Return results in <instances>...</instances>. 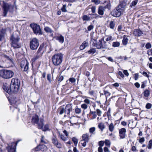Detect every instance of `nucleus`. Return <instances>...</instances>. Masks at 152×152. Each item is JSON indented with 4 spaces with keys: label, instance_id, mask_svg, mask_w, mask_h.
I'll return each mask as SVG.
<instances>
[{
    "label": "nucleus",
    "instance_id": "obj_1",
    "mask_svg": "<svg viewBox=\"0 0 152 152\" xmlns=\"http://www.w3.org/2000/svg\"><path fill=\"white\" fill-rule=\"evenodd\" d=\"M63 54L61 53L55 54L52 57L53 64L55 66L60 65L62 62Z\"/></svg>",
    "mask_w": 152,
    "mask_h": 152
},
{
    "label": "nucleus",
    "instance_id": "obj_2",
    "mask_svg": "<svg viewBox=\"0 0 152 152\" xmlns=\"http://www.w3.org/2000/svg\"><path fill=\"white\" fill-rule=\"evenodd\" d=\"M19 40L18 35L16 33H14L10 38L12 46L15 48L20 47L21 45L19 43Z\"/></svg>",
    "mask_w": 152,
    "mask_h": 152
},
{
    "label": "nucleus",
    "instance_id": "obj_3",
    "mask_svg": "<svg viewBox=\"0 0 152 152\" xmlns=\"http://www.w3.org/2000/svg\"><path fill=\"white\" fill-rule=\"evenodd\" d=\"M14 72L11 70L2 69L0 70V76L3 78L7 79L12 77Z\"/></svg>",
    "mask_w": 152,
    "mask_h": 152
},
{
    "label": "nucleus",
    "instance_id": "obj_4",
    "mask_svg": "<svg viewBox=\"0 0 152 152\" xmlns=\"http://www.w3.org/2000/svg\"><path fill=\"white\" fill-rule=\"evenodd\" d=\"M20 84V81L18 79L15 78L12 79L11 87L13 88L14 93L17 92L19 91Z\"/></svg>",
    "mask_w": 152,
    "mask_h": 152
},
{
    "label": "nucleus",
    "instance_id": "obj_5",
    "mask_svg": "<svg viewBox=\"0 0 152 152\" xmlns=\"http://www.w3.org/2000/svg\"><path fill=\"white\" fill-rule=\"evenodd\" d=\"M13 9L12 6L10 4L4 2L2 6V10L4 16H6L8 12H11Z\"/></svg>",
    "mask_w": 152,
    "mask_h": 152
},
{
    "label": "nucleus",
    "instance_id": "obj_6",
    "mask_svg": "<svg viewBox=\"0 0 152 152\" xmlns=\"http://www.w3.org/2000/svg\"><path fill=\"white\" fill-rule=\"evenodd\" d=\"M20 66L21 70L24 72L27 71L29 69V63L24 58L21 59L20 62Z\"/></svg>",
    "mask_w": 152,
    "mask_h": 152
},
{
    "label": "nucleus",
    "instance_id": "obj_7",
    "mask_svg": "<svg viewBox=\"0 0 152 152\" xmlns=\"http://www.w3.org/2000/svg\"><path fill=\"white\" fill-rule=\"evenodd\" d=\"M121 6H118L114 9L111 12V14L114 17H119L123 13L122 10L120 8Z\"/></svg>",
    "mask_w": 152,
    "mask_h": 152
},
{
    "label": "nucleus",
    "instance_id": "obj_8",
    "mask_svg": "<svg viewBox=\"0 0 152 152\" xmlns=\"http://www.w3.org/2000/svg\"><path fill=\"white\" fill-rule=\"evenodd\" d=\"M3 89L9 94H11L12 92H14L13 90V88L12 87H11V85H8L7 83L3 85Z\"/></svg>",
    "mask_w": 152,
    "mask_h": 152
},
{
    "label": "nucleus",
    "instance_id": "obj_9",
    "mask_svg": "<svg viewBox=\"0 0 152 152\" xmlns=\"http://www.w3.org/2000/svg\"><path fill=\"white\" fill-rule=\"evenodd\" d=\"M72 104H69L66 105L65 107V111L64 117L67 116H69L70 112L72 111Z\"/></svg>",
    "mask_w": 152,
    "mask_h": 152
},
{
    "label": "nucleus",
    "instance_id": "obj_10",
    "mask_svg": "<svg viewBox=\"0 0 152 152\" xmlns=\"http://www.w3.org/2000/svg\"><path fill=\"white\" fill-rule=\"evenodd\" d=\"M38 40L36 38H33L30 42V47L32 50L36 49L38 47Z\"/></svg>",
    "mask_w": 152,
    "mask_h": 152
},
{
    "label": "nucleus",
    "instance_id": "obj_11",
    "mask_svg": "<svg viewBox=\"0 0 152 152\" xmlns=\"http://www.w3.org/2000/svg\"><path fill=\"white\" fill-rule=\"evenodd\" d=\"M8 152H16V144L14 142L8 145L7 148Z\"/></svg>",
    "mask_w": 152,
    "mask_h": 152
},
{
    "label": "nucleus",
    "instance_id": "obj_12",
    "mask_svg": "<svg viewBox=\"0 0 152 152\" xmlns=\"http://www.w3.org/2000/svg\"><path fill=\"white\" fill-rule=\"evenodd\" d=\"M126 130L124 128H122L119 130V135L121 139H123L126 136Z\"/></svg>",
    "mask_w": 152,
    "mask_h": 152
},
{
    "label": "nucleus",
    "instance_id": "obj_13",
    "mask_svg": "<svg viewBox=\"0 0 152 152\" xmlns=\"http://www.w3.org/2000/svg\"><path fill=\"white\" fill-rule=\"evenodd\" d=\"M30 26L32 28L34 33L36 34H37L38 33L37 24L34 23H31L30 25Z\"/></svg>",
    "mask_w": 152,
    "mask_h": 152
},
{
    "label": "nucleus",
    "instance_id": "obj_14",
    "mask_svg": "<svg viewBox=\"0 0 152 152\" xmlns=\"http://www.w3.org/2000/svg\"><path fill=\"white\" fill-rule=\"evenodd\" d=\"M54 38L56 40L58 41L61 44L63 43L64 42V37L61 35L60 34L58 36H56Z\"/></svg>",
    "mask_w": 152,
    "mask_h": 152
},
{
    "label": "nucleus",
    "instance_id": "obj_15",
    "mask_svg": "<svg viewBox=\"0 0 152 152\" xmlns=\"http://www.w3.org/2000/svg\"><path fill=\"white\" fill-rule=\"evenodd\" d=\"M134 34L137 37L141 36L143 32L140 29H135L133 31Z\"/></svg>",
    "mask_w": 152,
    "mask_h": 152
},
{
    "label": "nucleus",
    "instance_id": "obj_16",
    "mask_svg": "<svg viewBox=\"0 0 152 152\" xmlns=\"http://www.w3.org/2000/svg\"><path fill=\"white\" fill-rule=\"evenodd\" d=\"M39 129H41L44 132L50 130V129L49 128V125L48 124L45 125L44 126L43 125H39Z\"/></svg>",
    "mask_w": 152,
    "mask_h": 152
},
{
    "label": "nucleus",
    "instance_id": "obj_17",
    "mask_svg": "<svg viewBox=\"0 0 152 152\" xmlns=\"http://www.w3.org/2000/svg\"><path fill=\"white\" fill-rule=\"evenodd\" d=\"M32 123L34 125H38V116L35 115L33 116L31 120Z\"/></svg>",
    "mask_w": 152,
    "mask_h": 152
},
{
    "label": "nucleus",
    "instance_id": "obj_18",
    "mask_svg": "<svg viewBox=\"0 0 152 152\" xmlns=\"http://www.w3.org/2000/svg\"><path fill=\"white\" fill-rule=\"evenodd\" d=\"M89 45L88 43L86 41H84L81 45L80 46V50H82L84 49L86 47H88Z\"/></svg>",
    "mask_w": 152,
    "mask_h": 152
},
{
    "label": "nucleus",
    "instance_id": "obj_19",
    "mask_svg": "<svg viewBox=\"0 0 152 152\" xmlns=\"http://www.w3.org/2000/svg\"><path fill=\"white\" fill-rule=\"evenodd\" d=\"M105 9L103 6H99L98 8V13L100 15H104V11Z\"/></svg>",
    "mask_w": 152,
    "mask_h": 152
},
{
    "label": "nucleus",
    "instance_id": "obj_20",
    "mask_svg": "<svg viewBox=\"0 0 152 152\" xmlns=\"http://www.w3.org/2000/svg\"><path fill=\"white\" fill-rule=\"evenodd\" d=\"M128 37L126 35H124L123 36V39L122 41V43L123 45H126L129 41V39L127 37Z\"/></svg>",
    "mask_w": 152,
    "mask_h": 152
},
{
    "label": "nucleus",
    "instance_id": "obj_21",
    "mask_svg": "<svg viewBox=\"0 0 152 152\" xmlns=\"http://www.w3.org/2000/svg\"><path fill=\"white\" fill-rule=\"evenodd\" d=\"M107 124L108 128L109 131L111 132H113L115 129V125H114L112 123H111L109 124L108 123H107Z\"/></svg>",
    "mask_w": 152,
    "mask_h": 152
},
{
    "label": "nucleus",
    "instance_id": "obj_22",
    "mask_svg": "<svg viewBox=\"0 0 152 152\" xmlns=\"http://www.w3.org/2000/svg\"><path fill=\"white\" fill-rule=\"evenodd\" d=\"M65 108L61 107L58 108L57 110V112L59 113L60 115H62L64 113H65Z\"/></svg>",
    "mask_w": 152,
    "mask_h": 152
},
{
    "label": "nucleus",
    "instance_id": "obj_23",
    "mask_svg": "<svg viewBox=\"0 0 152 152\" xmlns=\"http://www.w3.org/2000/svg\"><path fill=\"white\" fill-rule=\"evenodd\" d=\"M89 140V137L87 134H84L82 136V140L86 142H88Z\"/></svg>",
    "mask_w": 152,
    "mask_h": 152
},
{
    "label": "nucleus",
    "instance_id": "obj_24",
    "mask_svg": "<svg viewBox=\"0 0 152 152\" xmlns=\"http://www.w3.org/2000/svg\"><path fill=\"white\" fill-rule=\"evenodd\" d=\"M98 127L102 132L105 127L104 124L102 122L99 123L98 125Z\"/></svg>",
    "mask_w": 152,
    "mask_h": 152
},
{
    "label": "nucleus",
    "instance_id": "obj_25",
    "mask_svg": "<svg viewBox=\"0 0 152 152\" xmlns=\"http://www.w3.org/2000/svg\"><path fill=\"white\" fill-rule=\"evenodd\" d=\"M38 59V56L37 55L36 56H34L33 58L31 59L32 65L33 64H35L36 63Z\"/></svg>",
    "mask_w": 152,
    "mask_h": 152
},
{
    "label": "nucleus",
    "instance_id": "obj_26",
    "mask_svg": "<svg viewBox=\"0 0 152 152\" xmlns=\"http://www.w3.org/2000/svg\"><path fill=\"white\" fill-rule=\"evenodd\" d=\"M51 140L52 143L54 145L58 141V140L56 136L54 135L53 137L52 138Z\"/></svg>",
    "mask_w": 152,
    "mask_h": 152
},
{
    "label": "nucleus",
    "instance_id": "obj_27",
    "mask_svg": "<svg viewBox=\"0 0 152 152\" xmlns=\"http://www.w3.org/2000/svg\"><path fill=\"white\" fill-rule=\"evenodd\" d=\"M46 148V147L44 144L39 145V150L41 151H44Z\"/></svg>",
    "mask_w": 152,
    "mask_h": 152
},
{
    "label": "nucleus",
    "instance_id": "obj_28",
    "mask_svg": "<svg viewBox=\"0 0 152 152\" xmlns=\"http://www.w3.org/2000/svg\"><path fill=\"white\" fill-rule=\"evenodd\" d=\"M96 51L95 48H92L89 50L88 52L89 54H94Z\"/></svg>",
    "mask_w": 152,
    "mask_h": 152
},
{
    "label": "nucleus",
    "instance_id": "obj_29",
    "mask_svg": "<svg viewBox=\"0 0 152 152\" xmlns=\"http://www.w3.org/2000/svg\"><path fill=\"white\" fill-rule=\"evenodd\" d=\"M102 41L99 40V41L96 44V47L98 49L102 48Z\"/></svg>",
    "mask_w": 152,
    "mask_h": 152
},
{
    "label": "nucleus",
    "instance_id": "obj_30",
    "mask_svg": "<svg viewBox=\"0 0 152 152\" xmlns=\"http://www.w3.org/2000/svg\"><path fill=\"white\" fill-rule=\"evenodd\" d=\"M115 24V23L114 21H111L110 22L109 26L110 28H111L113 29Z\"/></svg>",
    "mask_w": 152,
    "mask_h": 152
},
{
    "label": "nucleus",
    "instance_id": "obj_31",
    "mask_svg": "<svg viewBox=\"0 0 152 152\" xmlns=\"http://www.w3.org/2000/svg\"><path fill=\"white\" fill-rule=\"evenodd\" d=\"M107 45L106 42H102V48H107Z\"/></svg>",
    "mask_w": 152,
    "mask_h": 152
},
{
    "label": "nucleus",
    "instance_id": "obj_32",
    "mask_svg": "<svg viewBox=\"0 0 152 152\" xmlns=\"http://www.w3.org/2000/svg\"><path fill=\"white\" fill-rule=\"evenodd\" d=\"M45 30V31L48 33H51L53 32V31L52 29L48 27H46L44 28Z\"/></svg>",
    "mask_w": 152,
    "mask_h": 152
},
{
    "label": "nucleus",
    "instance_id": "obj_33",
    "mask_svg": "<svg viewBox=\"0 0 152 152\" xmlns=\"http://www.w3.org/2000/svg\"><path fill=\"white\" fill-rule=\"evenodd\" d=\"M144 95L145 97H148L150 95V91L148 90H145L144 92Z\"/></svg>",
    "mask_w": 152,
    "mask_h": 152
},
{
    "label": "nucleus",
    "instance_id": "obj_34",
    "mask_svg": "<svg viewBox=\"0 0 152 152\" xmlns=\"http://www.w3.org/2000/svg\"><path fill=\"white\" fill-rule=\"evenodd\" d=\"M82 19L84 21H88L90 20V18L87 15H85L83 16Z\"/></svg>",
    "mask_w": 152,
    "mask_h": 152
},
{
    "label": "nucleus",
    "instance_id": "obj_35",
    "mask_svg": "<svg viewBox=\"0 0 152 152\" xmlns=\"http://www.w3.org/2000/svg\"><path fill=\"white\" fill-rule=\"evenodd\" d=\"M72 140L75 144V146H76L77 145L78 143V139L75 137H73L72 138Z\"/></svg>",
    "mask_w": 152,
    "mask_h": 152
},
{
    "label": "nucleus",
    "instance_id": "obj_36",
    "mask_svg": "<svg viewBox=\"0 0 152 152\" xmlns=\"http://www.w3.org/2000/svg\"><path fill=\"white\" fill-rule=\"evenodd\" d=\"M54 145L58 148H61L62 147L61 144L60 142H59L58 141Z\"/></svg>",
    "mask_w": 152,
    "mask_h": 152
},
{
    "label": "nucleus",
    "instance_id": "obj_37",
    "mask_svg": "<svg viewBox=\"0 0 152 152\" xmlns=\"http://www.w3.org/2000/svg\"><path fill=\"white\" fill-rule=\"evenodd\" d=\"M104 143L107 146L109 147H110L111 142L109 140H105L104 141Z\"/></svg>",
    "mask_w": 152,
    "mask_h": 152
},
{
    "label": "nucleus",
    "instance_id": "obj_38",
    "mask_svg": "<svg viewBox=\"0 0 152 152\" xmlns=\"http://www.w3.org/2000/svg\"><path fill=\"white\" fill-rule=\"evenodd\" d=\"M89 15H91L92 16H93V18H95L96 19L98 18H102L101 16H99L96 13H94V14H89Z\"/></svg>",
    "mask_w": 152,
    "mask_h": 152
},
{
    "label": "nucleus",
    "instance_id": "obj_39",
    "mask_svg": "<svg viewBox=\"0 0 152 152\" xmlns=\"http://www.w3.org/2000/svg\"><path fill=\"white\" fill-rule=\"evenodd\" d=\"M120 43L119 42H113L112 43V46L113 47H118L120 46Z\"/></svg>",
    "mask_w": 152,
    "mask_h": 152
},
{
    "label": "nucleus",
    "instance_id": "obj_40",
    "mask_svg": "<svg viewBox=\"0 0 152 152\" xmlns=\"http://www.w3.org/2000/svg\"><path fill=\"white\" fill-rule=\"evenodd\" d=\"M40 142L41 143H46V140L45 139V137L43 135H42L40 139Z\"/></svg>",
    "mask_w": 152,
    "mask_h": 152
},
{
    "label": "nucleus",
    "instance_id": "obj_41",
    "mask_svg": "<svg viewBox=\"0 0 152 152\" xmlns=\"http://www.w3.org/2000/svg\"><path fill=\"white\" fill-rule=\"evenodd\" d=\"M104 95L105 96L106 99H107V96H110V95L111 94L108 91H106H106L104 90Z\"/></svg>",
    "mask_w": 152,
    "mask_h": 152
},
{
    "label": "nucleus",
    "instance_id": "obj_42",
    "mask_svg": "<svg viewBox=\"0 0 152 152\" xmlns=\"http://www.w3.org/2000/svg\"><path fill=\"white\" fill-rule=\"evenodd\" d=\"M152 146V139L151 140L148 142V146H147L149 149L151 148Z\"/></svg>",
    "mask_w": 152,
    "mask_h": 152
},
{
    "label": "nucleus",
    "instance_id": "obj_43",
    "mask_svg": "<svg viewBox=\"0 0 152 152\" xmlns=\"http://www.w3.org/2000/svg\"><path fill=\"white\" fill-rule=\"evenodd\" d=\"M66 4H64L63 5V7H62L61 9V10L62 12H67V10L66 9Z\"/></svg>",
    "mask_w": 152,
    "mask_h": 152
},
{
    "label": "nucleus",
    "instance_id": "obj_44",
    "mask_svg": "<svg viewBox=\"0 0 152 152\" xmlns=\"http://www.w3.org/2000/svg\"><path fill=\"white\" fill-rule=\"evenodd\" d=\"M138 2L137 0H135L133 1L131 4V6H134L136 5Z\"/></svg>",
    "mask_w": 152,
    "mask_h": 152
},
{
    "label": "nucleus",
    "instance_id": "obj_45",
    "mask_svg": "<svg viewBox=\"0 0 152 152\" xmlns=\"http://www.w3.org/2000/svg\"><path fill=\"white\" fill-rule=\"evenodd\" d=\"M152 107V104L149 103H147L145 106V107L147 109H150Z\"/></svg>",
    "mask_w": 152,
    "mask_h": 152
},
{
    "label": "nucleus",
    "instance_id": "obj_46",
    "mask_svg": "<svg viewBox=\"0 0 152 152\" xmlns=\"http://www.w3.org/2000/svg\"><path fill=\"white\" fill-rule=\"evenodd\" d=\"M118 6H121L120 8L122 10V12H123L124 11V7L125 6V4H121L119 5Z\"/></svg>",
    "mask_w": 152,
    "mask_h": 152
},
{
    "label": "nucleus",
    "instance_id": "obj_47",
    "mask_svg": "<svg viewBox=\"0 0 152 152\" xmlns=\"http://www.w3.org/2000/svg\"><path fill=\"white\" fill-rule=\"evenodd\" d=\"M86 142V141L81 140L80 142V143L82 145V146L85 147L86 145V142Z\"/></svg>",
    "mask_w": 152,
    "mask_h": 152
},
{
    "label": "nucleus",
    "instance_id": "obj_48",
    "mask_svg": "<svg viewBox=\"0 0 152 152\" xmlns=\"http://www.w3.org/2000/svg\"><path fill=\"white\" fill-rule=\"evenodd\" d=\"M4 35L2 31H0V41L4 38Z\"/></svg>",
    "mask_w": 152,
    "mask_h": 152
},
{
    "label": "nucleus",
    "instance_id": "obj_49",
    "mask_svg": "<svg viewBox=\"0 0 152 152\" xmlns=\"http://www.w3.org/2000/svg\"><path fill=\"white\" fill-rule=\"evenodd\" d=\"M97 115L99 116H101L102 114V111L99 109H97L96 110V112Z\"/></svg>",
    "mask_w": 152,
    "mask_h": 152
},
{
    "label": "nucleus",
    "instance_id": "obj_50",
    "mask_svg": "<svg viewBox=\"0 0 152 152\" xmlns=\"http://www.w3.org/2000/svg\"><path fill=\"white\" fill-rule=\"evenodd\" d=\"M60 136L61 137V139H62L64 141H65L67 140V138L65 137L64 135H62L61 134H60Z\"/></svg>",
    "mask_w": 152,
    "mask_h": 152
},
{
    "label": "nucleus",
    "instance_id": "obj_51",
    "mask_svg": "<svg viewBox=\"0 0 152 152\" xmlns=\"http://www.w3.org/2000/svg\"><path fill=\"white\" fill-rule=\"evenodd\" d=\"M104 142L103 141H101L99 142V147H102L104 145Z\"/></svg>",
    "mask_w": 152,
    "mask_h": 152
},
{
    "label": "nucleus",
    "instance_id": "obj_52",
    "mask_svg": "<svg viewBox=\"0 0 152 152\" xmlns=\"http://www.w3.org/2000/svg\"><path fill=\"white\" fill-rule=\"evenodd\" d=\"M145 47L146 49H148L151 48V45L150 43H148L146 44Z\"/></svg>",
    "mask_w": 152,
    "mask_h": 152
},
{
    "label": "nucleus",
    "instance_id": "obj_53",
    "mask_svg": "<svg viewBox=\"0 0 152 152\" xmlns=\"http://www.w3.org/2000/svg\"><path fill=\"white\" fill-rule=\"evenodd\" d=\"M81 111V109L78 108H76L75 109V112L77 114H79L80 113Z\"/></svg>",
    "mask_w": 152,
    "mask_h": 152
},
{
    "label": "nucleus",
    "instance_id": "obj_54",
    "mask_svg": "<svg viewBox=\"0 0 152 152\" xmlns=\"http://www.w3.org/2000/svg\"><path fill=\"white\" fill-rule=\"evenodd\" d=\"M95 130V128L93 127L89 129V132L90 133H93Z\"/></svg>",
    "mask_w": 152,
    "mask_h": 152
},
{
    "label": "nucleus",
    "instance_id": "obj_55",
    "mask_svg": "<svg viewBox=\"0 0 152 152\" xmlns=\"http://www.w3.org/2000/svg\"><path fill=\"white\" fill-rule=\"evenodd\" d=\"M94 28V27L93 25H91L88 27V31H91V30L93 29Z\"/></svg>",
    "mask_w": 152,
    "mask_h": 152
},
{
    "label": "nucleus",
    "instance_id": "obj_56",
    "mask_svg": "<svg viewBox=\"0 0 152 152\" xmlns=\"http://www.w3.org/2000/svg\"><path fill=\"white\" fill-rule=\"evenodd\" d=\"M81 107L82 108L85 110L88 108V106L85 104H83L81 105Z\"/></svg>",
    "mask_w": 152,
    "mask_h": 152
},
{
    "label": "nucleus",
    "instance_id": "obj_57",
    "mask_svg": "<svg viewBox=\"0 0 152 152\" xmlns=\"http://www.w3.org/2000/svg\"><path fill=\"white\" fill-rule=\"evenodd\" d=\"M103 7L105 9L107 8H108V9H110V3H109Z\"/></svg>",
    "mask_w": 152,
    "mask_h": 152
},
{
    "label": "nucleus",
    "instance_id": "obj_58",
    "mask_svg": "<svg viewBox=\"0 0 152 152\" xmlns=\"http://www.w3.org/2000/svg\"><path fill=\"white\" fill-rule=\"evenodd\" d=\"M51 75L50 74H48L47 76V79L50 83L51 82Z\"/></svg>",
    "mask_w": 152,
    "mask_h": 152
},
{
    "label": "nucleus",
    "instance_id": "obj_59",
    "mask_svg": "<svg viewBox=\"0 0 152 152\" xmlns=\"http://www.w3.org/2000/svg\"><path fill=\"white\" fill-rule=\"evenodd\" d=\"M118 74L122 77H124V74H123L121 71H119L118 72Z\"/></svg>",
    "mask_w": 152,
    "mask_h": 152
},
{
    "label": "nucleus",
    "instance_id": "obj_60",
    "mask_svg": "<svg viewBox=\"0 0 152 152\" xmlns=\"http://www.w3.org/2000/svg\"><path fill=\"white\" fill-rule=\"evenodd\" d=\"M46 75V73L45 72H43L42 74V76L41 77L42 80L43 81H44L45 78V76Z\"/></svg>",
    "mask_w": 152,
    "mask_h": 152
},
{
    "label": "nucleus",
    "instance_id": "obj_61",
    "mask_svg": "<svg viewBox=\"0 0 152 152\" xmlns=\"http://www.w3.org/2000/svg\"><path fill=\"white\" fill-rule=\"evenodd\" d=\"M145 139L144 137H142L140 138L139 140V142L140 143L143 142L145 141Z\"/></svg>",
    "mask_w": 152,
    "mask_h": 152
},
{
    "label": "nucleus",
    "instance_id": "obj_62",
    "mask_svg": "<svg viewBox=\"0 0 152 152\" xmlns=\"http://www.w3.org/2000/svg\"><path fill=\"white\" fill-rule=\"evenodd\" d=\"M91 11L92 13H95L96 12V7L95 6H92L91 7Z\"/></svg>",
    "mask_w": 152,
    "mask_h": 152
},
{
    "label": "nucleus",
    "instance_id": "obj_63",
    "mask_svg": "<svg viewBox=\"0 0 152 152\" xmlns=\"http://www.w3.org/2000/svg\"><path fill=\"white\" fill-rule=\"evenodd\" d=\"M69 81L71 83H73L75 82L76 80L74 78H70L69 79Z\"/></svg>",
    "mask_w": 152,
    "mask_h": 152
},
{
    "label": "nucleus",
    "instance_id": "obj_64",
    "mask_svg": "<svg viewBox=\"0 0 152 152\" xmlns=\"http://www.w3.org/2000/svg\"><path fill=\"white\" fill-rule=\"evenodd\" d=\"M92 2L95 3L96 4H98L100 3L99 0H91Z\"/></svg>",
    "mask_w": 152,
    "mask_h": 152
}]
</instances>
